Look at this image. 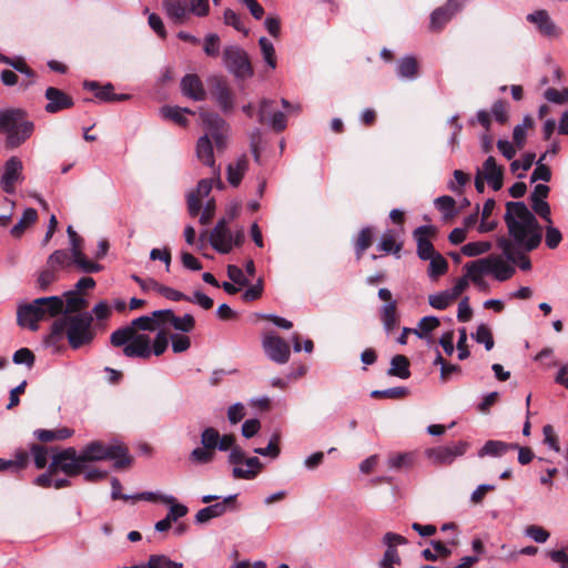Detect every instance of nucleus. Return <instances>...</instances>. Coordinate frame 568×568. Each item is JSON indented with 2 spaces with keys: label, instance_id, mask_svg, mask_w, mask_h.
I'll return each mask as SVG.
<instances>
[{
  "label": "nucleus",
  "instance_id": "27",
  "mask_svg": "<svg viewBox=\"0 0 568 568\" xmlns=\"http://www.w3.org/2000/svg\"><path fill=\"white\" fill-rule=\"evenodd\" d=\"M375 237V229L373 226L363 227L354 239V251L356 260L359 261L366 250H368Z\"/></svg>",
  "mask_w": 568,
  "mask_h": 568
},
{
  "label": "nucleus",
  "instance_id": "2",
  "mask_svg": "<svg viewBox=\"0 0 568 568\" xmlns=\"http://www.w3.org/2000/svg\"><path fill=\"white\" fill-rule=\"evenodd\" d=\"M92 324L91 313L65 314L52 323L45 344L53 347L55 352H61L67 339L72 349H80L90 345L95 337Z\"/></svg>",
  "mask_w": 568,
  "mask_h": 568
},
{
  "label": "nucleus",
  "instance_id": "10",
  "mask_svg": "<svg viewBox=\"0 0 568 568\" xmlns=\"http://www.w3.org/2000/svg\"><path fill=\"white\" fill-rule=\"evenodd\" d=\"M75 462L74 447L61 449L52 456V460L48 466L45 474H49V476L53 477L59 471H62L68 477H75L80 475V468Z\"/></svg>",
  "mask_w": 568,
  "mask_h": 568
},
{
  "label": "nucleus",
  "instance_id": "53",
  "mask_svg": "<svg viewBox=\"0 0 568 568\" xmlns=\"http://www.w3.org/2000/svg\"><path fill=\"white\" fill-rule=\"evenodd\" d=\"M474 338L477 343L484 344L487 351H490L494 347V337L490 328L486 324H480L477 327Z\"/></svg>",
  "mask_w": 568,
  "mask_h": 568
},
{
  "label": "nucleus",
  "instance_id": "30",
  "mask_svg": "<svg viewBox=\"0 0 568 568\" xmlns=\"http://www.w3.org/2000/svg\"><path fill=\"white\" fill-rule=\"evenodd\" d=\"M247 169L248 159L245 154L241 155L235 163H230L227 166L229 183L239 186Z\"/></svg>",
  "mask_w": 568,
  "mask_h": 568
},
{
  "label": "nucleus",
  "instance_id": "14",
  "mask_svg": "<svg viewBox=\"0 0 568 568\" xmlns=\"http://www.w3.org/2000/svg\"><path fill=\"white\" fill-rule=\"evenodd\" d=\"M462 10L458 0H447L443 6L436 8L430 14L429 30L440 32L445 26Z\"/></svg>",
  "mask_w": 568,
  "mask_h": 568
},
{
  "label": "nucleus",
  "instance_id": "1",
  "mask_svg": "<svg viewBox=\"0 0 568 568\" xmlns=\"http://www.w3.org/2000/svg\"><path fill=\"white\" fill-rule=\"evenodd\" d=\"M504 220L510 237L518 246L514 260L509 262L517 264L523 271H529L531 262L527 253L539 246L542 239L541 226L524 202H508Z\"/></svg>",
  "mask_w": 568,
  "mask_h": 568
},
{
  "label": "nucleus",
  "instance_id": "3",
  "mask_svg": "<svg viewBox=\"0 0 568 568\" xmlns=\"http://www.w3.org/2000/svg\"><path fill=\"white\" fill-rule=\"evenodd\" d=\"M201 119L207 133L201 136L196 143V156L204 165L212 169L213 174H220V168L215 164L212 140L217 152L226 149V139L230 130L227 122L215 112H202Z\"/></svg>",
  "mask_w": 568,
  "mask_h": 568
},
{
  "label": "nucleus",
  "instance_id": "59",
  "mask_svg": "<svg viewBox=\"0 0 568 568\" xmlns=\"http://www.w3.org/2000/svg\"><path fill=\"white\" fill-rule=\"evenodd\" d=\"M414 463V455L410 453L397 454L389 457V465L393 468H409Z\"/></svg>",
  "mask_w": 568,
  "mask_h": 568
},
{
  "label": "nucleus",
  "instance_id": "4",
  "mask_svg": "<svg viewBox=\"0 0 568 568\" xmlns=\"http://www.w3.org/2000/svg\"><path fill=\"white\" fill-rule=\"evenodd\" d=\"M64 312V302L60 296L39 297L31 303L19 305L17 310V322L21 327H28L36 332L39 329V322L55 317Z\"/></svg>",
  "mask_w": 568,
  "mask_h": 568
},
{
  "label": "nucleus",
  "instance_id": "11",
  "mask_svg": "<svg viewBox=\"0 0 568 568\" xmlns=\"http://www.w3.org/2000/svg\"><path fill=\"white\" fill-rule=\"evenodd\" d=\"M378 297L386 302L383 306L379 307V320L383 324V327L386 334H392L396 328H398L400 323V315L397 307V302L393 300L392 292L386 288L378 290Z\"/></svg>",
  "mask_w": 568,
  "mask_h": 568
},
{
  "label": "nucleus",
  "instance_id": "8",
  "mask_svg": "<svg viewBox=\"0 0 568 568\" xmlns=\"http://www.w3.org/2000/svg\"><path fill=\"white\" fill-rule=\"evenodd\" d=\"M223 61L226 69L237 79L244 80L254 73L248 54L237 45H229L224 49Z\"/></svg>",
  "mask_w": 568,
  "mask_h": 568
},
{
  "label": "nucleus",
  "instance_id": "60",
  "mask_svg": "<svg viewBox=\"0 0 568 568\" xmlns=\"http://www.w3.org/2000/svg\"><path fill=\"white\" fill-rule=\"evenodd\" d=\"M466 268H467V276L476 284H479L481 282V275L484 273H487L485 265L479 263V260L467 263Z\"/></svg>",
  "mask_w": 568,
  "mask_h": 568
},
{
  "label": "nucleus",
  "instance_id": "47",
  "mask_svg": "<svg viewBox=\"0 0 568 568\" xmlns=\"http://www.w3.org/2000/svg\"><path fill=\"white\" fill-rule=\"evenodd\" d=\"M145 565L148 568H183L182 562L173 561L165 555H151Z\"/></svg>",
  "mask_w": 568,
  "mask_h": 568
},
{
  "label": "nucleus",
  "instance_id": "55",
  "mask_svg": "<svg viewBox=\"0 0 568 568\" xmlns=\"http://www.w3.org/2000/svg\"><path fill=\"white\" fill-rule=\"evenodd\" d=\"M454 302V298L448 293V291L440 292L438 294H433L428 296V303L432 307L436 310H445L452 303Z\"/></svg>",
  "mask_w": 568,
  "mask_h": 568
},
{
  "label": "nucleus",
  "instance_id": "29",
  "mask_svg": "<svg viewBox=\"0 0 568 568\" xmlns=\"http://www.w3.org/2000/svg\"><path fill=\"white\" fill-rule=\"evenodd\" d=\"M248 469H243L241 467H234L232 470V475L236 479H253L261 471L263 465L257 457H245L244 462Z\"/></svg>",
  "mask_w": 568,
  "mask_h": 568
},
{
  "label": "nucleus",
  "instance_id": "25",
  "mask_svg": "<svg viewBox=\"0 0 568 568\" xmlns=\"http://www.w3.org/2000/svg\"><path fill=\"white\" fill-rule=\"evenodd\" d=\"M181 90L185 97L194 101H204L206 99V91L197 74L184 75L181 80Z\"/></svg>",
  "mask_w": 568,
  "mask_h": 568
},
{
  "label": "nucleus",
  "instance_id": "20",
  "mask_svg": "<svg viewBox=\"0 0 568 568\" xmlns=\"http://www.w3.org/2000/svg\"><path fill=\"white\" fill-rule=\"evenodd\" d=\"M44 97L48 100L44 110L51 114L71 109L74 105L72 97L54 87L47 88Z\"/></svg>",
  "mask_w": 568,
  "mask_h": 568
},
{
  "label": "nucleus",
  "instance_id": "17",
  "mask_svg": "<svg viewBox=\"0 0 568 568\" xmlns=\"http://www.w3.org/2000/svg\"><path fill=\"white\" fill-rule=\"evenodd\" d=\"M436 233V227L432 225H423L414 231V237L417 241V255L420 260L427 261L438 254L432 242L427 239L428 236H435Z\"/></svg>",
  "mask_w": 568,
  "mask_h": 568
},
{
  "label": "nucleus",
  "instance_id": "36",
  "mask_svg": "<svg viewBox=\"0 0 568 568\" xmlns=\"http://www.w3.org/2000/svg\"><path fill=\"white\" fill-rule=\"evenodd\" d=\"M397 73L400 78L414 79L418 74V62L414 57H405L398 61Z\"/></svg>",
  "mask_w": 568,
  "mask_h": 568
},
{
  "label": "nucleus",
  "instance_id": "62",
  "mask_svg": "<svg viewBox=\"0 0 568 568\" xmlns=\"http://www.w3.org/2000/svg\"><path fill=\"white\" fill-rule=\"evenodd\" d=\"M12 359L16 364H26L31 368L34 365L36 356L29 348L22 347L14 352Z\"/></svg>",
  "mask_w": 568,
  "mask_h": 568
},
{
  "label": "nucleus",
  "instance_id": "63",
  "mask_svg": "<svg viewBox=\"0 0 568 568\" xmlns=\"http://www.w3.org/2000/svg\"><path fill=\"white\" fill-rule=\"evenodd\" d=\"M493 115L495 116L496 121L500 124H505L509 116H508V103L504 100H498L493 104L491 108Z\"/></svg>",
  "mask_w": 568,
  "mask_h": 568
},
{
  "label": "nucleus",
  "instance_id": "56",
  "mask_svg": "<svg viewBox=\"0 0 568 568\" xmlns=\"http://www.w3.org/2000/svg\"><path fill=\"white\" fill-rule=\"evenodd\" d=\"M220 37L216 33H210L204 38L203 50L207 57H217L220 51Z\"/></svg>",
  "mask_w": 568,
  "mask_h": 568
},
{
  "label": "nucleus",
  "instance_id": "31",
  "mask_svg": "<svg viewBox=\"0 0 568 568\" xmlns=\"http://www.w3.org/2000/svg\"><path fill=\"white\" fill-rule=\"evenodd\" d=\"M29 453L26 450H18L14 454V459L6 460L0 458V471L10 470L11 473H19L27 468L29 465Z\"/></svg>",
  "mask_w": 568,
  "mask_h": 568
},
{
  "label": "nucleus",
  "instance_id": "26",
  "mask_svg": "<svg viewBox=\"0 0 568 568\" xmlns=\"http://www.w3.org/2000/svg\"><path fill=\"white\" fill-rule=\"evenodd\" d=\"M483 176L494 191H499L504 183V168L497 165L494 156H488L483 164Z\"/></svg>",
  "mask_w": 568,
  "mask_h": 568
},
{
  "label": "nucleus",
  "instance_id": "13",
  "mask_svg": "<svg viewBox=\"0 0 568 568\" xmlns=\"http://www.w3.org/2000/svg\"><path fill=\"white\" fill-rule=\"evenodd\" d=\"M383 542L386 546V550L379 561V568H394L395 565H400L402 559L396 547L398 545H406L408 540L399 534L389 531L384 535Z\"/></svg>",
  "mask_w": 568,
  "mask_h": 568
},
{
  "label": "nucleus",
  "instance_id": "19",
  "mask_svg": "<svg viewBox=\"0 0 568 568\" xmlns=\"http://www.w3.org/2000/svg\"><path fill=\"white\" fill-rule=\"evenodd\" d=\"M526 19L528 22L535 24L544 37L558 38L561 34L560 28L556 26L549 13L544 9L529 13Z\"/></svg>",
  "mask_w": 568,
  "mask_h": 568
},
{
  "label": "nucleus",
  "instance_id": "39",
  "mask_svg": "<svg viewBox=\"0 0 568 568\" xmlns=\"http://www.w3.org/2000/svg\"><path fill=\"white\" fill-rule=\"evenodd\" d=\"M72 264V254L65 250L54 251L47 260V265L51 267L65 268Z\"/></svg>",
  "mask_w": 568,
  "mask_h": 568
},
{
  "label": "nucleus",
  "instance_id": "16",
  "mask_svg": "<svg viewBox=\"0 0 568 568\" xmlns=\"http://www.w3.org/2000/svg\"><path fill=\"white\" fill-rule=\"evenodd\" d=\"M22 162L17 156H11L4 164V172L1 176V187L12 194L16 191V183L22 180Z\"/></svg>",
  "mask_w": 568,
  "mask_h": 568
},
{
  "label": "nucleus",
  "instance_id": "18",
  "mask_svg": "<svg viewBox=\"0 0 568 568\" xmlns=\"http://www.w3.org/2000/svg\"><path fill=\"white\" fill-rule=\"evenodd\" d=\"M123 354L130 358L149 359L152 355L150 336L136 332L130 343L123 347Z\"/></svg>",
  "mask_w": 568,
  "mask_h": 568
},
{
  "label": "nucleus",
  "instance_id": "21",
  "mask_svg": "<svg viewBox=\"0 0 568 568\" xmlns=\"http://www.w3.org/2000/svg\"><path fill=\"white\" fill-rule=\"evenodd\" d=\"M479 263L485 265L487 273H491L500 282L511 278L515 274V267L505 262L499 255H489L486 258H480Z\"/></svg>",
  "mask_w": 568,
  "mask_h": 568
},
{
  "label": "nucleus",
  "instance_id": "33",
  "mask_svg": "<svg viewBox=\"0 0 568 568\" xmlns=\"http://www.w3.org/2000/svg\"><path fill=\"white\" fill-rule=\"evenodd\" d=\"M37 219L38 212L36 209H26L20 221L11 229V235L16 239L21 237L26 230L36 223Z\"/></svg>",
  "mask_w": 568,
  "mask_h": 568
},
{
  "label": "nucleus",
  "instance_id": "5",
  "mask_svg": "<svg viewBox=\"0 0 568 568\" xmlns=\"http://www.w3.org/2000/svg\"><path fill=\"white\" fill-rule=\"evenodd\" d=\"M26 112L21 109H9L0 112V133L6 134V146L14 149L28 140L34 125L24 119Z\"/></svg>",
  "mask_w": 568,
  "mask_h": 568
},
{
  "label": "nucleus",
  "instance_id": "22",
  "mask_svg": "<svg viewBox=\"0 0 568 568\" xmlns=\"http://www.w3.org/2000/svg\"><path fill=\"white\" fill-rule=\"evenodd\" d=\"M212 95L224 113H229L234 106V94L229 84L222 78H214Z\"/></svg>",
  "mask_w": 568,
  "mask_h": 568
},
{
  "label": "nucleus",
  "instance_id": "9",
  "mask_svg": "<svg viewBox=\"0 0 568 568\" xmlns=\"http://www.w3.org/2000/svg\"><path fill=\"white\" fill-rule=\"evenodd\" d=\"M114 445H105L100 440L89 443L80 453L75 450V463L79 465L80 474L85 469V464L110 460L114 457Z\"/></svg>",
  "mask_w": 568,
  "mask_h": 568
},
{
  "label": "nucleus",
  "instance_id": "34",
  "mask_svg": "<svg viewBox=\"0 0 568 568\" xmlns=\"http://www.w3.org/2000/svg\"><path fill=\"white\" fill-rule=\"evenodd\" d=\"M71 254L72 264H74L80 271L84 273H98L103 268L101 264L88 260L83 253V250L73 252Z\"/></svg>",
  "mask_w": 568,
  "mask_h": 568
},
{
  "label": "nucleus",
  "instance_id": "45",
  "mask_svg": "<svg viewBox=\"0 0 568 568\" xmlns=\"http://www.w3.org/2000/svg\"><path fill=\"white\" fill-rule=\"evenodd\" d=\"M59 280V272L57 267L48 266L42 270L38 276L37 283L41 291L45 292L50 285Z\"/></svg>",
  "mask_w": 568,
  "mask_h": 568
},
{
  "label": "nucleus",
  "instance_id": "44",
  "mask_svg": "<svg viewBox=\"0 0 568 568\" xmlns=\"http://www.w3.org/2000/svg\"><path fill=\"white\" fill-rule=\"evenodd\" d=\"M409 394L408 388L404 386H397L392 387L384 390H373L371 393V396L375 399H383V398H389V399H402L407 397Z\"/></svg>",
  "mask_w": 568,
  "mask_h": 568
},
{
  "label": "nucleus",
  "instance_id": "42",
  "mask_svg": "<svg viewBox=\"0 0 568 568\" xmlns=\"http://www.w3.org/2000/svg\"><path fill=\"white\" fill-rule=\"evenodd\" d=\"M426 456L437 464H450L454 458L448 446H439L426 450Z\"/></svg>",
  "mask_w": 568,
  "mask_h": 568
},
{
  "label": "nucleus",
  "instance_id": "35",
  "mask_svg": "<svg viewBox=\"0 0 568 568\" xmlns=\"http://www.w3.org/2000/svg\"><path fill=\"white\" fill-rule=\"evenodd\" d=\"M114 457L111 459L114 460L113 467L118 470L130 468L133 464V457L129 455V449L126 446L118 444L114 445Z\"/></svg>",
  "mask_w": 568,
  "mask_h": 568
},
{
  "label": "nucleus",
  "instance_id": "48",
  "mask_svg": "<svg viewBox=\"0 0 568 568\" xmlns=\"http://www.w3.org/2000/svg\"><path fill=\"white\" fill-rule=\"evenodd\" d=\"M428 274L432 278H437L444 275L448 270V262L439 253L429 258Z\"/></svg>",
  "mask_w": 568,
  "mask_h": 568
},
{
  "label": "nucleus",
  "instance_id": "49",
  "mask_svg": "<svg viewBox=\"0 0 568 568\" xmlns=\"http://www.w3.org/2000/svg\"><path fill=\"white\" fill-rule=\"evenodd\" d=\"M175 331L182 333H190L195 327V318L191 314H184L182 317L172 316V322L170 324Z\"/></svg>",
  "mask_w": 568,
  "mask_h": 568
},
{
  "label": "nucleus",
  "instance_id": "41",
  "mask_svg": "<svg viewBox=\"0 0 568 568\" xmlns=\"http://www.w3.org/2000/svg\"><path fill=\"white\" fill-rule=\"evenodd\" d=\"M161 112L164 118L170 119L180 125L187 124V120L184 116L185 113L193 114V111L190 109L179 106H163Z\"/></svg>",
  "mask_w": 568,
  "mask_h": 568
},
{
  "label": "nucleus",
  "instance_id": "37",
  "mask_svg": "<svg viewBox=\"0 0 568 568\" xmlns=\"http://www.w3.org/2000/svg\"><path fill=\"white\" fill-rule=\"evenodd\" d=\"M402 243L396 242V233L394 230H387L378 244V248L386 254H396L402 250Z\"/></svg>",
  "mask_w": 568,
  "mask_h": 568
},
{
  "label": "nucleus",
  "instance_id": "40",
  "mask_svg": "<svg viewBox=\"0 0 568 568\" xmlns=\"http://www.w3.org/2000/svg\"><path fill=\"white\" fill-rule=\"evenodd\" d=\"M161 503L170 505V510L166 517L170 519L171 523H174L178 519L184 517L189 511L187 507L176 503V499L173 496L162 497Z\"/></svg>",
  "mask_w": 568,
  "mask_h": 568
},
{
  "label": "nucleus",
  "instance_id": "12",
  "mask_svg": "<svg viewBox=\"0 0 568 568\" xmlns=\"http://www.w3.org/2000/svg\"><path fill=\"white\" fill-rule=\"evenodd\" d=\"M262 346L271 361L277 364H286L288 362L291 348L288 343L281 336L274 333L265 334Z\"/></svg>",
  "mask_w": 568,
  "mask_h": 568
},
{
  "label": "nucleus",
  "instance_id": "23",
  "mask_svg": "<svg viewBox=\"0 0 568 568\" xmlns=\"http://www.w3.org/2000/svg\"><path fill=\"white\" fill-rule=\"evenodd\" d=\"M236 500V496L232 495L224 498L220 503H215L205 508L200 509L195 515V521L197 524H205L209 520L222 516L229 507H233Z\"/></svg>",
  "mask_w": 568,
  "mask_h": 568
},
{
  "label": "nucleus",
  "instance_id": "61",
  "mask_svg": "<svg viewBox=\"0 0 568 568\" xmlns=\"http://www.w3.org/2000/svg\"><path fill=\"white\" fill-rule=\"evenodd\" d=\"M131 327H133V329L135 332L138 331H149V332H153L155 331V321L152 316V314L150 316H140L135 320H133L130 324Z\"/></svg>",
  "mask_w": 568,
  "mask_h": 568
},
{
  "label": "nucleus",
  "instance_id": "58",
  "mask_svg": "<svg viewBox=\"0 0 568 568\" xmlns=\"http://www.w3.org/2000/svg\"><path fill=\"white\" fill-rule=\"evenodd\" d=\"M280 436L277 434H274L271 438L268 445L264 448H255L254 453L262 455V456H270L272 458L278 457L281 449L278 446Z\"/></svg>",
  "mask_w": 568,
  "mask_h": 568
},
{
  "label": "nucleus",
  "instance_id": "7",
  "mask_svg": "<svg viewBox=\"0 0 568 568\" xmlns=\"http://www.w3.org/2000/svg\"><path fill=\"white\" fill-rule=\"evenodd\" d=\"M220 432L212 427H205L200 435L201 446L195 447L189 455V462L193 465H207L215 460L219 450Z\"/></svg>",
  "mask_w": 568,
  "mask_h": 568
},
{
  "label": "nucleus",
  "instance_id": "28",
  "mask_svg": "<svg viewBox=\"0 0 568 568\" xmlns=\"http://www.w3.org/2000/svg\"><path fill=\"white\" fill-rule=\"evenodd\" d=\"M519 448L518 444L515 443H505L501 440H487L485 445L480 448L478 452L479 457L485 456H494V457H500L505 455L508 450H515Z\"/></svg>",
  "mask_w": 568,
  "mask_h": 568
},
{
  "label": "nucleus",
  "instance_id": "6",
  "mask_svg": "<svg viewBox=\"0 0 568 568\" xmlns=\"http://www.w3.org/2000/svg\"><path fill=\"white\" fill-rule=\"evenodd\" d=\"M163 8L168 18L175 24H184L191 14L199 18L210 12L209 0H163Z\"/></svg>",
  "mask_w": 568,
  "mask_h": 568
},
{
  "label": "nucleus",
  "instance_id": "57",
  "mask_svg": "<svg viewBox=\"0 0 568 568\" xmlns=\"http://www.w3.org/2000/svg\"><path fill=\"white\" fill-rule=\"evenodd\" d=\"M437 209L445 212L446 217H453L455 215V200L449 195H443L435 200Z\"/></svg>",
  "mask_w": 568,
  "mask_h": 568
},
{
  "label": "nucleus",
  "instance_id": "15",
  "mask_svg": "<svg viewBox=\"0 0 568 568\" xmlns=\"http://www.w3.org/2000/svg\"><path fill=\"white\" fill-rule=\"evenodd\" d=\"M232 235L227 221L221 219L210 233V243L219 253L227 254L232 251Z\"/></svg>",
  "mask_w": 568,
  "mask_h": 568
},
{
  "label": "nucleus",
  "instance_id": "46",
  "mask_svg": "<svg viewBox=\"0 0 568 568\" xmlns=\"http://www.w3.org/2000/svg\"><path fill=\"white\" fill-rule=\"evenodd\" d=\"M440 325V322L435 316H425L419 323L418 327L414 329V334H416L419 338H426L427 335L436 329Z\"/></svg>",
  "mask_w": 568,
  "mask_h": 568
},
{
  "label": "nucleus",
  "instance_id": "50",
  "mask_svg": "<svg viewBox=\"0 0 568 568\" xmlns=\"http://www.w3.org/2000/svg\"><path fill=\"white\" fill-rule=\"evenodd\" d=\"M169 339L170 335L168 329L162 327L155 335V338L151 346L152 354H154L155 356L162 355L168 348Z\"/></svg>",
  "mask_w": 568,
  "mask_h": 568
},
{
  "label": "nucleus",
  "instance_id": "54",
  "mask_svg": "<svg viewBox=\"0 0 568 568\" xmlns=\"http://www.w3.org/2000/svg\"><path fill=\"white\" fill-rule=\"evenodd\" d=\"M30 452L33 456L34 465L38 469L45 468L48 464V449L40 444H31Z\"/></svg>",
  "mask_w": 568,
  "mask_h": 568
},
{
  "label": "nucleus",
  "instance_id": "64",
  "mask_svg": "<svg viewBox=\"0 0 568 568\" xmlns=\"http://www.w3.org/2000/svg\"><path fill=\"white\" fill-rule=\"evenodd\" d=\"M545 98L552 103L562 104L568 102V88H565L562 91H559L555 88H548L545 91Z\"/></svg>",
  "mask_w": 568,
  "mask_h": 568
},
{
  "label": "nucleus",
  "instance_id": "38",
  "mask_svg": "<svg viewBox=\"0 0 568 568\" xmlns=\"http://www.w3.org/2000/svg\"><path fill=\"white\" fill-rule=\"evenodd\" d=\"M136 332L130 325L121 327L112 332L110 342L114 347L125 346L130 343Z\"/></svg>",
  "mask_w": 568,
  "mask_h": 568
},
{
  "label": "nucleus",
  "instance_id": "32",
  "mask_svg": "<svg viewBox=\"0 0 568 568\" xmlns=\"http://www.w3.org/2000/svg\"><path fill=\"white\" fill-rule=\"evenodd\" d=\"M409 359L405 355H395L390 359V367L387 371L389 376L407 379L410 376Z\"/></svg>",
  "mask_w": 568,
  "mask_h": 568
},
{
  "label": "nucleus",
  "instance_id": "43",
  "mask_svg": "<svg viewBox=\"0 0 568 568\" xmlns=\"http://www.w3.org/2000/svg\"><path fill=\"white\" fill-rule=\"evenodd\" d=\"M67 303V313H78L87 307L88 302L75 291H70L64 294Z\"/></svg>",
  "mask_w": 568,
  "mask_h": 568
},
{
  "label": "nucleus",
  "instance_id": "51",
  "mask_svg": "<svg viewBox=\"0 0 568 568\" xmlns=\"http://www.w3.org/2000/svg\"><path fill=\"white\" fill-rule=\"evenodd\" d=\"M491 248V243L488 241L470 242L462 247V253L466 256H478L487 253Z\"/></svg>",
  "mask_w": 568,
  "mask_h": 568
},
{
  "label": "nucleus",
  "instance_id": "24",
  "mask_svg": "<svg viewBox=\"0 0 568 568\" xmlns=\"http://www.w3.org/2000/svg\"><path fill=\"white\" fill-rule=\"evenodd\" d=\"M83 88L93 91L95 97L103 102H121L130 99L129 94L114 93V87L111 83L100 85V83L97 81H84Z\"/></svg>",
  "mask_w": 568,
  "mask_h": 568
},
{
  "label": "nucleus",
  "instance_id": "52",
  "mask_svg": "<svg viewBox=\"0 0 568 568\" xmlns=\"http://www.w3.org/2000/svg\"><path fill=\"white\" fill-rule=\"evenodd\" d=\"M258 44H260L263 58H264L265 62L267 63V65L271 69H275L276 68V55H275V49H274L272 42L268 39L262 37L258 41Z\"/></svg>",
  "mask_w": 568,
  "mask_h": 568
}]
</instances>
